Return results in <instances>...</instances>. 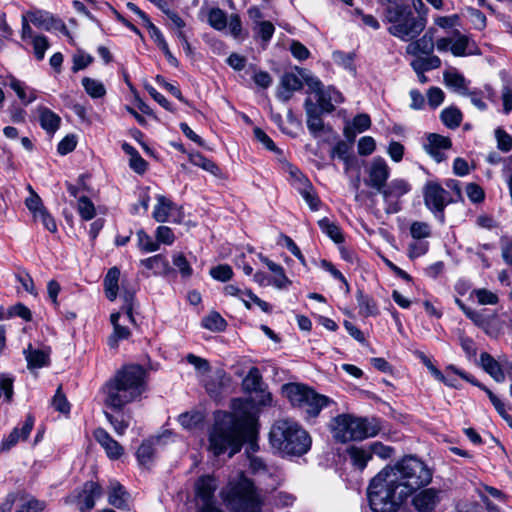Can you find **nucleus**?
I'll use <instances>...</instances> for the list:
<instances>
[{"instance_id":"51","label":"nucleus","mask_w":512,"mask_h":512,"mask_svg":"<svg viewBox=\"0 0 512 512\" xmlns=\"http://www.w3.org/2000/svg\"><path fill=\"white\" fill-rule=\"evenodd\" d=\"M105 417L109 421V423L113 426L114 431L122 436L125 434L127 428L130 425L129 417L126 418L124 414H120L119 416L112 415L108 412H105Z\"/></svg>"},{"instance_id":"27","label":"nucleus","mask_w":512,"mask_h":512,"mask_svg":"<svg viewBox=\"0 0 512 512\" xmlns=\"http://www.w3.org/2000/svg\"><path fill=\"white\" fill-rule=\"evenodd\" d=\"M129 494L118 481H110L108 503L117 509L128 508Z\"/></svg>"},{"instance_id":"36","label":"nucleus","mask_w":512,"mask_h":512,"mask_svg":"<svg viewBox=\"0 0 512 512\" xmlns=\"http://www.w3.org/2000/svg\"><path fill=\"white\" fill-rule=\"evenodd\" d=\"M119 278L120 270L117 267L110 268L104 278L105 294L110 301H114L117 298Z\"/></svg>"},{"instance_id":"4","label":"nucleus","mask_w":512,"mask_h":512,"mask_svg":"<svg viewBox=\"0 0 512 512\" xmlns=\"http://www.w3.org/2000/svg\"><path fill=\"white\" fill-rule=\"evenodd\" d=\"M269 442L273 449L283 455L302 456L310 450L312 439L298 422L280 419L270 429Z\"/></svg>"},{"instance_id":"48","label":"nucleus","mask_w":512,"mask_h":512,"mask_svg":"<svg viewBox=\"0 0 512 512\" xmlns=\"http://www.w3.org/2000/svg\"><path fill=\"white\" fill-rule=\"evenodd\" d=\"M77 210L80 217L85 221L93 219L96 215L95 206L87 196L79 197Z\"/></svg>"},{"instance_id":"10","label":"nucleus","mask_w":512,"mask_h":512,"mask_svg":"<svg viewBox=\"0 0 512 512\" xmlns=\"http://www.w3.org/2000/svg\"><path fill=\"white\" fill-rule=\"evenodd\" d=\"M423 199L426 208L440 222H445V208L454 203L451 193L437 181H427L423 187Z\"/></svg>"},{"instance_id":"1","label":"nucleus","mask_w":512,"mask_h":512,"mask_svg":"<svg viewBox=\"0 0 512 512\" xmlns=\"http://www.w3.org/2000/svg\"><path fill=\"white\" fill-rule=\"evenodd\" d=\"M380 4L383 6L382 22L389 25L387 32L390 35L408 42L417 38L426 28L427 18L419 12V8L425 7L422 0H412V5L404 0H380Z\"/></svg>"},{"instance_id":"13","label":"nucleus","mask_w":512,"mask_h":512,"mask_svg":"<svg viewBox=\"0 0 512 512\" xmlns=\"http://www.w3.org/2000/svg\"><path fill=\"white\" fill-rule=\"evenodd\" d=\"M411 190V185L404 179H393L386 183L380 194L383 196L384 201L388 204L386 211L388 213H396L400 210L397 203L398 199L407 194Z\"/></svg>"},{"instance_id":"24","label":"nucleus","mask_w":512,"mask_h":512,"mask_svg":"<svg viewBox=\"0 0 512 512\" xmlns=\"http://www.w3.org/2000/svg\"><path fill=\"white\" fill-rule=\"evenodd\" d=\"M481 368L496 382L502 383L505 381V368L503 361H497L488 352H482L479 358Z\"/></svg>"},{"instance_id":"34","label":"nucleus","mask_w":512,"mask_h":512,"mask_svg":"<svg viewBox=\"0 0 512 512\" xmlns=\"http://www.w3.org/2000/svg\"><path fill=\"white\" fill-rule=\"evenodd\" d=\"M347 454L353 466L360 470H363L372 459L371 451L368 450L367 446H351L347 449Z\"/></svg>"},{"instance_id":"58","label":"nucleus","mask_w":512,"mask_h":512,"mask_svg":"<svg viewBox=\"0 0 512 512\" xmlns=\"http://www.w3.org/2000/svg\"><path fill=\"white\" fill-rule=\"evenodd\" d=\"M495 138L497 141V148L500 151L508 153L512 150V136L504 129L497 128L495 130Z\"/></svg>"},{"instance_id":"8","label":"nucleus","mask_w":512,"mask_h":512,"mask_svg":"<svg viewBox=\"0 0 512 512\" xmlns=\"http://www.w3.org/2000/svg\"><path fill=\"white\" fill-rule=\"evenodd\" d=\"M388 472L381 470L370 482L368 500L374 512H396L407 498Z\"/></svg>"},{"instance_id":"29","label":"nucleus","mask_w":512,"mask_h":512,"mask_svg":"<svg viewBox=\"0 0 512 512\" xmlns=\"http://www.w3.org/2000/svg\"><path fill=\"white\" fill-rule=\"evenodd\" d=\"M475 46L474 42L471 41L469 36L462 34L459 30L453 31V42L450 47L451 53L456 57H462L465 55L474 54L473 51L467 52L470 45Z\"/></svg>"},{"instance_id":"55","label":"nucleus","mask_w":512,"mask_h":512,"mask_svg":"<svg viewBox=\"0 0 512 512\" xmlns=\"http://www.w3.org/2000/svg\"><path fill=\"white\" fill-rule=\"evenodd\" d=\"M410 234L415 240H422L431 237V227L426 222L415 221L410 225Z\"/></svg>"},{"instance_id":"2","label":"nucleus","mask_w":512,"mask_h":512,"mask_svg":"<svg viewBox=\"0 0 512 512\" xmlns=\"http://www.w3.org/2000/svg\"><path fill=\"white\" fill-rule=\"evenodd\" d=\"M255 420L248 414H224L217 418L209 433V450L219 456L228 452L232 457L241 450L247 437L254 433Z\"/></svg>"},{"instance_id":"50","label":"nucleus","mask_w":512,"mask_h":512,"mask_svg":"<svg viewBox=\"0 0 512 512\" xmlns=\"http://www.w3.org/2000/svg\"><path fill=\"white\" fill-rule=\"evenodd\" d=\"M297 191L301 194V196L303 197V199L308 204L311 210L317 211L319 209L321 201L316 195L311 182L301 187Z\"/></svg>"},{"instance_id":"37","label":"nucleus","mask_w":512,"mask_h":512,"mask_svg":"<svg viewBox=\"0 0 512 512\" xmlns=\"http://www.w3.org/2000/svg\"><path fill=\"white\" fill-rule=\"evenodd\" d=\"M414 72H427L438 69L441 66V59L433 54L425 55V57H415L410 63Z\"/></svg>"},{"instance_id":"30","label":"nucleus","mask_w":512,"mask_h":512,"mask_svg":"<svg viewBox=\"0 0 512 512\" xmlns=\"http://www.w3.org/2000/svg\"><path fill=\"white\" fill-rule=\"evenodd\" d=\"M119 319L120 313H113L110 316V320L113 325V333L108 338V345L111 348L118 347L119 341L126 340L131 335L129 328L119 324Z\"/></svg>"},{"instance_id":"7","label":"nucleus","mask_w":512,"mask_h":512,"mask_svg":"<svg viewBox=\"0 0 512 512\" xmlns=\"http://www.w3.org/2000/svg\"><path fill=\"white\" fill-rule=\"evenodd\" d=\"M380 430L381 425L377 418L358 417L348 413L337 415L330 422L333 438L340 443L374 437Z\"/></svg>"},{"instance_id":"14","label":"nucleus","mask_w":512,"mask_h":512,"mask_svg":"<svg viewBox=\"0 0 512 512\" xmlns=\"http://www.w3.org/2000/svg\"><path fill=\"white\" fill-rule=\"evenodd\" d=\"M366 171L368 176L364 179L365 185L379 193L390 176V167L386 160L382 157L373 158Z\"/></svg>"},{"instance_id":"53","label":"nucleus","mask_w":512,"mask_h":512,"mask_svg":"<svg viewBox=\"0 0 512 512\" xmlns=\"http://www.w3.org/2000/svg\"><path fill=\"white\" fill-rule=\"evenodd\" d=\"M154 452L153 442L146 440L137 449V460L141 465H147L153 460Z\"/></svg>"},{"instance_id":"19","label":"nucleus","mask_w":512,"mask_h":512,"mask_svg":"<svg viewBox=\"0 0 512 512\" xmlns=\"http://www.w3.org/2000/svg\"><path fill=\"white\" fill-rule=\"evenodd\" d=\"M28 15L33 25L40 29H44L46 31L60 30L65 35H69L66 25L61 20L56 19L49 12L37 10L30 12Z\"/></svg>"},{"instance_id":"31","label":"nucleus","mask_w":512,"mask_h":512,"mask_svg":"<svg viewBox=\"0 0 512 512\" xmlns=\"http://www.w3.org/2000/svg\"><path fill=\"white\" fill-rule=\"evenodd\" d=\"M9 86L24 105H28L37 99V90L28 87L24 82L16 78L10 80Z\"/></svg>"},{"instance_id":"3","label":"nucleus","mask_w":512,"mask_h":512,"mask_svg":"<svg viewBox=\"0 0 512 512\" xmlns=\"http://www.w3.org/2000/svg\"><path fill=\"white\" fill-rule=\"evenodd\" d=\"M146 370L137 364L124 366L104 386L106 406L120 410L141 397L146 390Z\"/></svg>"},{"instance_id":"11","label":"nucleus","mask_w":512,"mask_h":512,"mask_svg":"<svg viewBox=\"0 0 512 512\" xmlns=\"http://www.w3.org/2000/svg\"><path fill=\"white\" fill-rule=\"evenodd\" d=\"M303 80L308 87L307 92L315 94L321 111L331 113L335 110L334 104L343 102L342 94L331 86L325 87L319 78L307 75L303 77Z\"/></svg>"},{"instance_id":"40","label":"nucleus","mask_w":512,"mask_h":512,"mask_svg":"<svg viewBox=\"0 0 512 512\" xmlns=\"http://www.w3.org/2000/svg\"><path fill=\"white\" fill-rule=\"evenodd\" d=\"M25 359L27 361V367L29 369L41 368L47 365L48 363V355L39 349H29L24 350Z\"/></svg>"},{"instance_id":"23","label":"nucleus","mask_w":512,"mask_h":512,"mask_svg":"<svg viewBox=\"0 0 512 512\" xmlns=\"http://www.w3.org/2000/svg\"><path fill=\"white\" fill-rule=\"evenodd\" d=\"M218 484L214 477L205 475L198 478L195 483V492L198 502H216L215 491Z\"/></svg>"},{"instance_id":"59","label":"nucleus","mask_w":512,"mask_h":512,"mask_svg":"<svg viewBox=\"0 0 512 512\" xmlns=\"http://www.w3.org/2000/svg\"><path fill=\"white\" fill-rule=\"evenodd\" d=\"M210 275L217 281L227 282L233 277V270L227 264H220L210 269Z\"/></svg>"},{"instance_id":"28","label":"nucleus","mask_w":512,"mask_h":512,"mask_svg":"<svg viewBox=\"0 0 512 512\" xmlns=\"http://www.w3.org/2000/svg\"><path fill=\"white\" fill-rule=\"evenodd\" d=\"M260 260L268 267V269L274 274L272 279V286L283 289L286 288L291 282L287 278L284 272V268L271 261L269 258L263 256L262 254L259 255Z\"/></svg>"},{"instance_id":"15","label":"nucleus","mask_w":512,"mask_h":512,"mask_svg":"<svg viewBox=\"0 0 512 512\" xmlns=\"http://www.w3.org/2000/svg\"><path fill=\"white\" fill-rule=\"evenodd\" d=\"M412 505L417 512H433L441 501V490L424 488L413 492Z\"/></svg>"},{"instance_id":"57","label":"nucleus","mask_w":512,"mask_h":512,"mask_svg":"<svg viewBox=\"0 0 512 512\" xmlns=\"http://www.w3.org/2000/svg\"><path fill=\"white\" fill-rule=\"evenodd\" d=\"M33 220L40 221L44 228L51 233L57 232V224L46 207L43 210L38 211L36 214H34Z\"/></svg>"},{"instance_id":"17","label":"nucleus","mask_w":512,"mask_h":512,"mask_svg":"<svg viewBox=\"0 0 512 512\" xmlns=\"http://www.w3.org/2000/svg\"><path fill=\"white\" fill-rule=\"evenodd\" d=\"M152 216L159 223L170 220L180 222L182 219L181 208L163 195L157 196V204L154 207Z\"/></svg>"},{"instance_id":"43","label":"nucleus","mask_w":512,"mask_h":512,"mask_svg":"<svg viewBox=\"0 0 512 512\" xmlns=\"http://www.w3.org/2000/svg\"><path fill=\"white\" fill-rule=\"evenodd\" d=\"M202 327L213 332L224 331L227 327L226 320L216 311H212L201 321Z\"/></svg>"},{"instance_id":"25","label":"nucleus","mask_w":512,"mask_h":512,"mask_svg":"<svg viewBox=\"0 0 512 512\" xmlns=\"http://www.w3.org/2000/svg\"><path fill=\"white\" fill-rule=\"evenodd\" d=\"M409 42L410 43L406 46V53L414 57L430 55L433 53L435 48L433 35L429 32L425 33L422 37L415 38Z\"/></svg>"},{"instance_id":"52","label":"nucleus","mask_w":512,"mask_h":512,"mask_svg":"<svg viewBox=\"0 0 512 512\" xmlns=\"http://www.w3.org/2000/svg\"><path fill=\"white\" fill-rule=\"evenodd\" d=\"M14 379L5 373H0V399L3 398L4 402L9 403L12 401Z\"/></svg>"},{"instance_id":"60","label":"nucleus","mask_w":512,"mask_h":512,"mask_svg":"<svg viewBox=\"0 0 512 512\" xmlns=\"http://www.w3.org/2000/svg\"><path fill=\"white\" fill-rule=\"evenodd\" d=\"M28 189L30 195L25 199V205L33 216L38 211L43 210L45 206L43 204L41 197L32 189V187L28 186Z\"/></svg>"},{"instance_id":"42","label":"nucleus","mask_w":512,"mask_h":512,"mask_svg":"<svg viewBox=\"0 0 512 512\" xmlns=\"http://www.w3.org/2000/svg\"><path fill=\"white\" fill-rule=\"evenodd\" d=\"M81 83L85 92L93 99L102 98L106 95L104 84L97 79L84 77Z\"/></svg>"},{"instance_id":"5","label":"nucleus","mask_w":512,"mask_h":512,"mask_svg":"<svg viewBox=\"0 0 512 512\" xmlns=\"http://www.w3.org/2000/svg\"><path fill=\"white\" fill-rule=\"evenodd\" d=\"M222 498L231 512H261L264 498L243 472L230 480L221 491Z\"/></svg>"},{"instance_id":"22","label":"nucleus","mask_w":512,"mask_h":512,"mask_svg":"<svg viewBox=\"0 0 512 512\" xmlns=\"http://www.w3.org/2000/svg\"><path fill=\"white\" fill-rule=\"evenodd\" d=\"M303 80L292 72H286L280 79V86L277 91V98L282 102H288L293 92L301 90Z\"/></svg>"},{"instance_id":"26","label":"nucleus","mask_w":512,"mask_h":512,"mask_svg":"<svg viewBox=\"0 0 512 512\" xmlns=\"http://www.w3.org/2000/svg\"><path fill=\"white\" fill-rule=\"evenodd\" d=\"M36 112L41 128L45 130L46 133L53 135L60 127V116L43 105L37 106Z\"/></svg>"},{"instance_id":"6","label":"nucleus","mask_w":512,"mask_h":512,"mask_svg":"<svg viewBox=\"0 0 512 512\" xmlns=\"http://www.w3.org/2000/svg\"><path fill=\"white\" fill-rule=\"evenodd\" d=\"M400 487V494L407 497L413 492L428 485L432 479V472L422 462L413 456L404 457L392 467L384 468Z\"/></svg>"},{"instance_id":"33","label":"nucleus","mask_w":512,"mask_h":512,"mask_svg":"<svg viewBox=\"0 0 512 512\" xmlns=\"http://www.w3.org/2000/svg\"><path fill=\"white\" fill-rule=\"evenodd\" d=\"M444 82L447 87L453 89L460 95H464L468 93V83L465 77L459 72L453 71H445L443 73Z\"/></svg>"},{"instance_id":"35","label":"nucleus","mask_w":512,"mask_h":512,"mask_svg":"<svg viewBox=\"0 0 512 512\" xmlns=\"http://www.w3.org/2000/svg\"><path fill=\"white\" fill-rule=\"evenodd\" d=\"M21 503L15 512H42L46 508V502L25 493H16Z\"/></svg>"},{"instance_id":"39","label":"nucleus","mask_w":512,"mask_h":512,"mask_svg":"<svg viewBox=\"0 0 512 512\" xmlns=\"http://www.w3.org/2000/svg\"><path fill=\"white\" fill-rule=\"evenodd\" d=\"M262 386V376L259 369L257 367L250 368L242 382L244 391L248 393H255L260 390Z\"/></svg>"},{"instance_id":"12","label":"nucleus","mask_w":512,"mask_h":512,"mask_svg":"<svg viewBox=\"0 0 512 512\" xmlns=\"http://www.w3.org/2000/svg\"><path fill=\"white\" fill-rule=\"evenodd\" d=\"M447 370L451 371L452 373L460 376L465 381L483 390L487 394L489 400L491 401L492 405L494 406L498 414L508 423L510 427H512V415L508 412L506 404L497 395H495L487 386L480 383L475 377L455 367L454 365L448 366Z\"/></svg>"},{"instance_id":"32","label":"nucleus","mask_w":512,"mask_h":512,"mask_svg":"<svg viewBox=\"0 0 512 512\" xmlns=\"http://www.w3.org/2000/svg\"><path fill=\"white\" fill-rule=\"evenodd\" d=\"M356 300L359 307V314L361 316L371 317L379 314L376 301L371 296L365 294L362 290L357 291Z\"/></svg>"},{"instance_id":"41","label":"nucleus","mask_w":512,"mask_h":512,"mask_svg":"<svg viewBox=\"0 0 512 512\" xmlns=\"http://www.w3.org/2000/svg\"><path fill=\"white\" fill-rule=\"evenodd\" d=\"M318 225L323 233H325L331 240L336 244H340L344 241V237L340 227L330 221L328 218H322L318 221Z\"/></svg>"},{"instance_id":"16","label":"nucleus","mask_w":512,"mask_h":512,"mask_svg":"<svg viewBox=\"0 0 512 512\" xmlns=\"http://www.w3.org/2000/svg\"><path fill=\"white\" fill-rule=\"evenodd\" d=\"M452 147V141L449 137L430 133L426 136V140L423 144V148L427 154H429L436 162L440 163L444 161L446 151Z\"/></svg>"},{"instance_id":"56","label":"nucleus","mask_w":512,"mask_h":512,"mask_svg":"<svg viewBox=\"0 0 512 512\" xmlns=\"http://www.w3.org/2000/svg\"><path fill=\"white\" fill-rule=\"evenodd\" d=\"M480 305H496L499 302L498 296L485 288L474 289L472 291Z\"/></svg>"},{"instance_id":"44","label":"nucleus","mask_w":512,"mask_h":512,"mask_svg":"<svg viewBox=\"0 0 512 512\" xmlns=\"http://www.w3.org/2000/svg\"><path fill=\"white\" fill-rule=\"evenodd\" d=\"M141 265L149 270H153L155 274L165 273L169 269V263L167 259L161 254L142 259Z\"/></svg>"},{"instance_id":"47","label":"nucleus","mask_w":512,"mask_h":512,"mask_svg":"<svg viewBox=\"0 0 512 512\" xmlns=\"http://www.w3.org/2000/svg\"><path fill=\"white\" fill-rule=\"evenodd\" d=\"M189 159L193 165L201 167L213 175H217L220 171L219 167L212 160L206 158L201 153H192Z\"/></svg>"},{"instance_id":"46","label":"nucleus","mask_w":512,"mask_h":512,"mask_svg":"<svg viewBox=\"0 0 512 512\" xmlns=\"http://www.w3.org/2000/svg\"><path fill=\"white\" fill-rule=\"evenodd\" d=\"M209 25L218 31H223L227 28V14L222 9L215 7L211 8L208 12Z\"/></svg>"},{"instance_id":"62","label":"nucleus","mask_w":512,"mask_h":512,"mask_svg":"<svg viewBox=\"0 0 512 512\" xmlns=\"http://www.w3.org/2000/svg\"><path fill=\"white\" fill-rule=\"evenodd\" d=\"M52 406L55 410L68 414L70 412V403L68 402L66 396L62 392V387L59 386L56 390L54 397L52 398Z\"/></svg>"},{"instance_id":"20","label":"nucleus","mask_w":512,"mask_h":512,"mask_svg":"<svg viewBox=\"0 0 512 512\" xmlns=\"http://www.w3.org/2000/svg\"><path fill=\"white\" fill-rule=\"evenodd\" d=\"M34 421V417L31 414H28L21 429L15 427L7 437L2 439L0 444V451H9L20 440H26L33 429Z\"/></svg>"},{"instance_id":"38","label":"nucleus","mask_w":512,"mask_h":512,"mask_svg":"<svg viewBox=\"0 0 512 512\" xmlns=\"http://www.w3.org/2000/svg\"><path fill=\"white\" fill-rule=\"evenodd\" d=\"M440 119L447 128L456 129L460 126L463 115L457 107L450 106L442 110Z\"/></svg>"},{"instance_id":"18","label":"nucleus","mask_w":512,"mask_h":512,"mask_svg":"<svg viewBox=\"0 0 512 512\" xmlns=\"http://www.w3.org/2000/svg\"><path fill=\"white\" fill-rule=\"evenodd\" d=\"M102 494L103 489L97 482H85L77 496L79 510L81 512H90L95 506L96 499L100 498Z\"/></svg>"},{"instance_id":"61","label":"nucleus","mask_w":512,"mask_h":512,"mask_svg":"<svg viewBox=\"0 0 512 512\" xmlns=\"http://www.w3.org/2000/svg\"><path fill=\"white\" fill-rule=\"evenodd\" d=\"M172 261L183 278H188L192 275L193 269L183 253L175 254Z\"/></svg>"},{"instance_id":"49","label":"nucleus","mask_w":512,"mask_h":512,"mask_svg":"<svg viewBox=\"0 0 512 512\" xmlns=\"http://www.w3.org/2000/svg\"><path fill=\"white\" fill-rule=\"evenodd\" d=\"M286 172L289 174L291 185L297 190L310 183L309 179L297 167L289 163L286 164Z\"/></svg>"},{"instance_id":"45","label":"nucleus","mask_w":512,"mask_h":512,"mask_svg":"<svg viewBox=\"0 0 512 512\" xmlns=\"http://www.w3.org/2000/svg\"><path fill=\"white\" fill-rule=\"evenodd\" d=\"M254 37L256 39H260L264 45L268 44L272 39L275 26L270 21L257 22L256 25L253 26Z\"/></svg>"},{"instance_id":"54","label":"nucleus","mask_w":512,"mask_h":512,"mask_svg":"<svg viewBox=\"0 0 512 512\" xmlns=\"http://www.w3.org/2000/svg\"><path fill=\"white\" fill-rule=\"evenodd\" d=\"M136 235L138 247L143 252H155L159 249V243L154 241L152 237L148 235L144 230H139Z\"/></svg>"},{"instance_id":"63","label":"nucleus","mask_w":512,"mask_h":512,"mask_svg":"<svg viewBox=\"0 0 512 512\" xmlns=\"http://www.w3.org/2000/svg\"><path fill=\"white\" fill-rule=\"evenodd\" d=\"M34 55L37 60H43L46 50L49 48V41L46 36L38 35L32 40Z\"/></svg>"},{"instance_id":"9","label":"nucleus","mask_w":512,"mask_h":512,"mask_svg":"<svg viewBox=\"0 0 512 512\" xmlns=\"http://www.w3.org/2000/svg\"><path fill=\"white\" fill-rule=\"evenodd\" d=\"M283 393L292 406L299 408L307 418L317 417L321 410L333 401L329 397L317 393L314 389L300 383H288L282 387Z\"/></svg>"},{"instance_id":"21","label":"nucleus","mask_w":512,"mask_h":512,"mask_svg":"<svg viewBox=\"0 0 512 512\" xmlns=\"http://www.w3.org/2000/svg\"><path fill=\"white\" fill-rule=\"evenodd\" d=\"M95 440L105 450L106 455L109 459H119L123 453V447L111 437V435L103 428H96L93 432Z\"/></svg>"},{"instance_id":"64","label":"nucleus","mask_w":512,"mask_h":512,"mask_svg":"<svg viewBox=\"0 0 512 512\" xmlns=\"http://www.w3.org/2000/svg\"><path fill=\"white\" fill-rule=\"evenodd\" d=\"M227 27L230 30V34L235 39L244 38L241 18L238 14H231L229 20L227 19Z\"/></svg>"}]
</instances>
